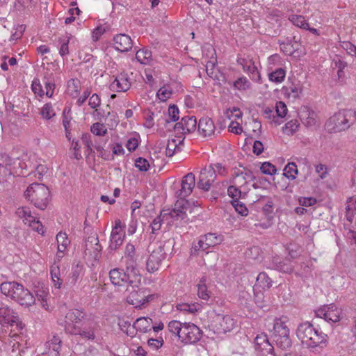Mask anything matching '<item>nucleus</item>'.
<instances>
[{
  "mask_svg": "<svg viewBox=\"0 0 356 356\" xmlns=\"http://www.w3.org/2000/svg\"><path fill=\"white\" fill-rule=\"evenodd\" d=\"M16 214L19 218L23 220L24 224L29 225L36 217L31 214V210L29 207H22L17 209Z\"/></svg>",
  "mask_w": 356,
  "mask_h": 356,
  "instance_id": "obj_32",
  "label": "nucleus"
},
{
  "mask_svg": "<svg viewBox=\"0 0 356 356\" xmlns=\"http://www.w3.org/2000/svg\"><path fill=\"white\" fill-rule=\"evenodd\" d=\"M31 88L34 94L38 95L40 97H42L44 95V91L42 89V86L38 79H33L31 85Z\"/></svg>",
  "mask_w": 356,
  "mask_h": 356,
  "instance_id": "obj_58",
  "label": "nucleus"
},
{
  "mask_svg": "<svg viewBox=\"0 0 356 356\" xmlns=\"http://www.w3.org/2000/svg\"><path fill=\"white\" fill-rule=\"evenodd\" d=\"M177 309L179 311L185 312V313H189V314H194L196 312H198L201 309V306L199 304L197 303H179L177 305Z\"/></svg>",
  "mask_w": 356,
  "mask_h": 356,
  "instance_id": "obj_37",
  "label": "nucleus"
},
{
  "mask_svg": "<svg viewBox=\"0 0 356 356\" xmlns=\"http://www.w3.org/2000/svg\"><path fill=\"white\" fill-rule=\"evenodd\" d=\"M268 325L267 329L271 330L270 327H273V338L276 346L282 349L288 350L292 346V341L290 338V330L287 323L289 318L286 316H282L280 318H275L273 319H266Z\"/></svg>",
  "mask_w": 356,
  "mask_h": 356,
  "instance_id": "obj_2",
  "label": "nucleus"
},
{
  "mask_svg": "<svg viewBox=\"0 0 356 356\" xmlns=\"http://www.w3.org/2000/svg\"><path fill=\"white\" fill-rule=\"evenodd\" d=\"M207 249L205 248V245H204V242L202 240V238L200 237L199 241L197 243H194L193 244L192 248L191 250V254L197 255L199 254L200 252H204L206 251Z\"/></svg>",
  "mask_w": 356,
  "mask_h": 356,
  "instance_id": "obj_55",
  "label": "nucleus"
},
{
  "mask_svg": "<svg viewBox=\"0 0 356 356\" xmlns=\"http://www.w3.org/2000/svg\"><path fill=\"white\" fill-rule=\"evenodd\" d=\"M156 95L161 101L165 102L171 97L172 90L169 86H164L158 90Z\"/></svg>",
  "mask_w": 356,
  "mask_h": 356,
  "instance_id": "obj_47",
  "label": "nucleus"
},
{
  "mask_svg": "<svg viewBox=\"0 0 356 356\" xmlns=\"http://www.w3.org/2000/svg\"><path fill=\"white\" fill-rule=\"evenodd\" d=\"M91 132L95 136H103L106 134L107 129L104 124L96 122L90 127Z\"/></svg>",
  "mask_w": 356,
  "mask_h": 356,
  "instance_id": "obj_48",
  "label": "nucleus"
},
{
  "mask_svg": "<svg viewBox=\"0 0 356 356\" xmlns=\"http://www.w3.org/2000/svg\"><path fill=\"white\" fill-rule=\"evenodd\" d=\"M152 51L147 49H139L136 54L137 60L143 65H149L152 61Z\"/></svg>",
  "mask_w": 356,
  "mask_h": 356,
  "instance_id": "obj_35",
  "label": "nucleus"
},
{
  "mask_svg": "<svg viewBox=\"0 0 356 356\" xmlns=\"http://www.w3.org/2000/svg\"><path fill=\"white\" fill-rule=\"evenodd\" d=\"M115 49L121 52H127L131 49L133 43L131 38L126 34H118L113 38Z\"/></svg>",
  "mask_w": 356,
  "mask_h": 356,
  "instance_id": "obj_21",
  "label": "nucleus"
},
{
  "mask_svg": "<svg viewBox=\"0 0 356 356\" xmlns=\"http://www.w3.org/2000/svg\"><path fill=\"white\" fill-rule=\"evenodd\" d=\"M300 124L297 120L288 122L283 127V132L287 135H293L298 129Z\"/></svg>",
  "mask_w": 356,
  "mask_h": 356,
  "instance_id": "obj_45",
  "label": "nucleus"
},
{
  "mask_svg": "<svg viewBox=\"0 0 356 356\" xmlns=\"http://www.w3.org/2000/svg\"><path fill=\"white\" fill-rule=\"evenodd\" d=\"M243 71L248 73L250 77V79L258 83H261V76L260 72H259L257 67L255 65L254 62L251 59L250 61H248L246 66L243 69Z\"/></svg>",
  "mask_w": 356,
  "mask_h": 356,
  "instance_id": "obj_28",
  "label": "nucleus"
},
{
  "mask_svg": "<svg viewBox=\"0 0 356 356\" xmlns=\"http://www.w3.org/2000/svg\"><path fill=\"white\" fill-rule=\"evenodd\" d=\"M260 170L263 174L270 175L275 174L277 171L275 166L269 162L264 163L261 165Z\"/></svg>",
  "mask_w": 356,
  "mask_h": 356,
  "instance_id": "obj_57",
  "label": "nucleus"
},
{
  "mask_svg": "<svg viewBox=\"0 0 356 356\" xmlns=\"http://www.w3.org/2000/svg\"><path fill=\"white\" fill-rule=\"evenodd\" d=\"M184 323L179 321L172 320L168 323L167 329L169 332L172 333L175 337H177L179 339V336L181 335Z\"/></svg>",
  "mask_w": 356,
  "mask_h": 356,
  "instance_id": "obj_36",
  "label": "nucleus"
},
{
  "mask_svg": "<svg viewBox=\"0 0 356 356\" xmlns=\"http://www.w3.org/2000/svg\"><path fill=\"white\" fill-rule=\"evenodd\" d=\"M102 246L97 234L89 236L85 241V255L96 260L100 256Z\"/></svg>",
  "mask_w": 356,
  "mask_h": 356,
  "instance_id": "obj_16",
  "label": "nucleus"
},
{
  "mask_svg": "<svg viewBox=\"0 0 356 356\" xmlns=\"http://www.w3.org/2000/svg\"><path fill=\"white\" fill-rule=\"evenodd\" d=\"M173 245V240L169 239L165 241L163 245H160L152 251L146 264V268L148 272L154 273L159 270L161 261L165 259L166 256V252L165 251V246L168 245L170 248L172 247Z\"/></svg>",
  "mask_w": 356,
  "mask_h": 356,
  "instance_id": "obj_9",
  "label": "nucleus"
},
{
  "mask_svg": "<svg viewBox=\"0 0 356 356\" xmlns=\"http://www.w3.org/2000/svg\"><path fill=\"white\" fill-rule=\"evenodd\" d=\"M177 142V141L176 139H171L168 140L165 149V154L167 156H172L176 152L177 149H179Z\"/></svg>",
  "mask_w": 356,
  "mask_h": 356,
  "instance_id": "obj_50",
  "label": "nucleus"
},
{
  "mask_svg": "<svg viewBox=\"0 0 356 356\" xmlns=\"http://www.w3.org/2000/svg\"><path fill=\"white\" fill-rule=\"evenodd\" d=\"M227 194L232 200H238L240 198H244L247 195L246 193H243L238 188L234 186H230L228 187Z\"/></svg>",
  "mask_w": 356,
  "mask_h": 356,
  "instance_id": "obj_44",
  "label": "nucleus"
},
{
  "mask_svg": "<svg viewBox=\"0 0 356 356\" xmlns=\"http://www.w3.org/2000/svg\"><path fill=\"white\" fill-rule=\"evenodd\" d=\"M24 195L35 207L41 210H44L47 207L49 191L44 184H32L26 190Z\"/></svg>",
  "mask_w": 356,
  "mask_h": 356,
  "instance_id": "obj_8",
  "label": "nucleus"
},
{
  "mask_svg": "<svg viewBox=\"0 0 356 356\" xmlns=\"http://www.w3.org/2000/svg\"><path fill=\"white\" fill-rule=\"evenodd\" d=\"M195 185V175L192 172L186 175L181 180V188L176 192L179 198L175 204L174 208L167 213H161L163 218H171V222L176 226L187 223L189 220L186 211L188 209V202L186 197L189 196Z\"/></svg>",
  "mask_w": 356,
  "mask_h": 356,
  "instance_id": "obj_1",
  "label": "nucleus"
},
{
  "mask_svg": "<svg viewBox=\"0 0 356 356\" xmlns=\"http://www.w3.org/2000/svg\"><path fill=\"white\" fill-rule=\"evenodd\" d=\"M356 121V111L345 109L334 114L325 123L329 132H339L348 129Z\"/></svg>",
  "mask_w": 356,
  "mask_h": 356,
  "instance_id": "obj_6",
  "label": "nucleus"
},
{
  "mask_svg": "<svg viewBox=\"0 0 356 356\" xmlns=\"http://www.w3.org/2000/svg\"><path fill=\"white\" fill-rule=\"evenodd\" d=\"M100 104L101 99L97 94L94 93L91 97H90L88 105L90 106V108L97 110V108L100 106Z\"/></svg>",
  "mask_w": 356,
  "mask_h": 356,
  "instance_id": "obj_63",
  "label": "nucleus"
},
{
  "mask_svg": "<svg viewBox=\"0 0 356 356\" xmlns=\"http://www.w3.org/2000/svg\"><path fill=\"white\" fill-rule=\"evenodd\" d=\"M81 268L78 265L72 268L69 280L70 284H75L76 283L81 273Z\"/></svg>",
  "mask_w": 356,
  "mask_h": 356,
  "instance_id": "obj_59",
  "label": "nucleus"
},
{
  "mask_svg": "<svg viewBox=\"0 0 356 356\" xmlns=\"http://www.w3.org/2000/svg\"><path fill=\"white\" fill-rule=\"evenodd\" d=\"M289 20L297 27L302 29H309V23L302 15H293L289 17Z\"/></svg>",
  "mask_w": 356,
  "mask_h": 356,
  "instance_id": "obj_40",
  "label": "nucleus"
},
{
  "mask_svg": "<svg viewBox=\"0 0 356 356\" xmlns=\"http://www.w3.org/2000/svg\"><path fill=\"white\" fill-rule=\"evenodd\" d=\"M332 65L333 68L338 69L337 74L340 78L343 75V70L348 66V64L341 57L336 56L332 60Z\"/></svg>",
  "mask_w": 356,
  "mask_h": 356,
  "instance_id": "obj_39",
  "label": "nucleus"
},
{
  "mask_svg": "<svg viewBox=\"0 0 356 356\" xmlns=\"http://www.w3.org/2000/svg\"><path fill=\"white\" fill-rule=\"evenodd\" d=\"M56 241L58 243V252L56 254V258L58 259V261H59L60 259L63 257V254H60L63 253L66 250L68 245L70 244V241L67 238L66 233L61 232L57 234Z\"/></svg>",
  "mask_w": 356,
  "mask_h": 356,
  "instance_id": "obj_27",
  "label": "nucleus"
},
{
  "mask_svg": "<svg viewBox=\"0 0 356 356\" xmlns=\"http://www.w3.org/2000/svg\"><path fill=\"white\" fill-rule=\"evenodd\" d=\"M153 321L149 317H140L136 320L132 325V329H135L143 333H147L152 330Z\"/></svg>",
  "mask_w": 356,
  "mask_h": 356,
  "instance_id": "obj_26",
  "label": "nucleus"
},
{
  "mask_svg": "<svg viewBox=\"0 0 356 356\" xmlns=\"http://www.w3.org/2000/svg\"><path fill=\"white\" fill-rule=\"evenodd\" d=\"M275 112L276 117L277 118V120L280 121V118L285 117L287 113V108L286 104L282 102H277Z\"/></svg>",
  "mask_w": 356,
  "mask_h": 356,
  "instance_id": "obj_51",
  "label": "nucleus"
},
{
  "mask_svg": "<svg viewBox=\"0 0 356 356\" xmlns=\"http://www.w3.org/2000/svg\"><path fill=\"white\" fill-rule=\"evenodd\" d=\"M286 76V72L282 68L277 69L268 74L269 80L272 82L280 83H282Z\"/></svg>",
  "mask_w": 356,
  "mask_h": 356,
  "instance_id": "obj_38",
  "label": "nucleus"
},
{
  "mask_svg": "<svg viewBox=\"0 0 356 356\" xmlns=\"http://www.w3.org/2000/svg\"><path fill=\"white\" fill-rule=\"evenodd\" d=\"M40 114L44 119L50 120L55 116L56 113L51 103L45 104L40 111Z\"/></svg>",
  "mask_w": 356,
  "mask_h": 356,
  "instance_id": "obj_46",
  "label": "nucleus"
},
{
  "mask_svg": "<svg viewBox=\"0 0 356 356\" xmlns=\"http://www.w3.org/2000/svg\"><path fill=\"white\" fill-rule=\"evenodd\" d=\"M314 312L316 317L327 322L337 323L341 319V310L334 305H324Z\"/></svg>",
  "mask_w": 356,
  "mask_h": 356,
  "instance_id": "obj_14",
  "label": "nucleus"
},
{
  "mask_svg": "<svg viewBox=\"0 0 356 356\" xmlns=\"http://www.w3.org/2000/svg\"><path fill=\"white\" fill-rule=\"evenodd\" d=\"M200 238L203 241L207 250L210 247H214L220 244L222 241V237L216 233H207L201 236Z\"/></svg>",
  "mask_w": 356,
  "mask_h": 356,
  "instance_id": "obj_29",
  "label": "nucleus"
},
{
  "mask_svg": "<svg viewBox=\"0 0 356 356\" xmlns=\"http://www.w3.org/2000/svg\"><path fill=\"white\" fill-rule=\"evenodd\" d=\"M273 285V281L265 272L260 273L257 277L255 286L263 289H269Z\"/></svg>",
  "mask_w": 356,
  "mask_h": 356,
  "instance_id": "obj_33",
  "label": "nucleus"
},
{
  "mask_svg": "<svg viewBox=\"0 0 356 356\" xmlns=\"http://www.w3.org/2000/svg\"><path fill=\"white\" fill-rule=\"evenodd\" d=\"M302 89L299 86L291 85L285 88V94L293 100L299 98Z\"/></svg>",
  "mask_w": 356,
  "mask_h": 356,
  "instance_id": "obj_42",
  "label": "nucleus"
},
{
  "mask_svg": "<svg viewBox=\"0 0 356 356\" xmlns=\"http://www.w3.org/2000/svg\"><path fill=\"white\" fill-rule=\"evenodd\" d=\"M129 288V295L127 296V302L134 305L136 308H140L154 298V295L149 294L146 288Z\"/></svg>",
  "mask_w": 356,
  "mask_h": 356,
  "instance_id": "obj_12",
  "label": "nucleus"
},
{
  "mask_svg": "<svg viewBox=\"0 0 356 356\" xmlns=\"http://www.w3.org/2000/svg\"><path fill=\"white\" fill-rule=\"evenodd\" d=\"M125 266H129L131 270L138 269L136 257L135 246L129 243L127 244L124 252Z\"/></svg>",
  "mask_w": 356,
  "mask_h": 356,
  "instance_id": "obj_24",
  "label": "nucleus"
},
{
  "mask_svg": "<svg viewBox=\"0 0 356 356\" xmlns=\"http://www.w3.org/2000/svg\"><path fill=\"white\" fill-rule=\"evenodd\" d=\"M225 174L226 169L219 163L205 166L200 172L197 183V188L204 191H209L217 176H223Z\"/></svg>",
  "mask_w": 356,
  "mask_h": 356,
  "instance_id": "obj_7",
  "label": "nucleus"
},
{
  "mask_svg": "<svg viewBox=\"0 0 356 356\" xmlns=\"http://www.w3.org/2000/svg\"><path fill=\"white\" fill-rule=\"evenodd\" d=\"M296 336L307 348L323 347L327 343V334L318 332L308 321L300 323L296 329Z\"/></svg>",
  "mask_w": 356,
  "mask_h": 356,
  "instance_id": "obj_3",
  "label": "nucleus"
},
{
  "mask_svg": "<svg viewBox=\"0 0 356 356\" xmlns=\"http://www.w3.org/2000/svg\"><path fill=\"white\" fill-rule=\"evenodd\" d=\"M124 238V232L123 226L120 220H116L115 221V226L113 227L111 237L109 248L111 250H115L118 249L123 243Z\"/></svg>",
  "mask_w": 356,
  "mask_h": 356,
  "instance_id": "obj_17",
  "label": "nucleus"
},
{
  "mask_svg": "<svg viewBox=\"0 0 356 356\" xmlns=\"http://www.w3.org/2000/svg\"><path fill=\"white\" fill-rule=\"evenodd\" d=\"M84 317L83 312L79 309H70L66 314L63 319L58 320L59 324L64 327L66 332L76 334L79 331L77 324L80 323Z\"/></svg>",
  "mask_w": 356,
  "mask_h": 356,
  "instance_id": "obj_10",
  "label": "nucleus"
},
{
  "mask_svg": "<svg viewBox=\"0 0 356 356\" xmlns=\"http://www.w3.org/2000/svg\"><path fill=\"white\" fill-rule=\"evenodd\" d=\"M61 343L46 346L48 351L46 353L49 356H59L61 348Z\"/></svg>",
  "mask_w": 356,
  "mask_h": 356,
  "instance_id": "obj_64",
  "label": "nucleus"
},
{
  "mask_svg": "<svg viewBox=\"0 0 356 356\" xmlns=\"http://www.w3.org/2000/svg\"><path fill=\"white\" fill-rule=\"evenodd\" d=\"M255 349L261 353L262 356H275L274 348L270 343L266 334H258L254 339Z\"/></svg>",
  "mask_w": 356,
  "mask_h": 356,
  "instance_id": "obj_18",
  "label": "nucleus"
},
{
  "mask_svg": "<svg viewBox=\"0 0 356 356\" xmlns=\"http://www.w3.org/2000/svg\"><path fill=\"white\" fill-rule=\"evenodd\" d=\"M197 131L204 137L211 136L214 134L215 125L210 118H202L199 120Z\"/></svg>",
  "mask_w": 356,
  "mask_h": 356,
  "instance_id": "obj_22",
  "label": "nucleus"
},
{
  "mask_svg": "<svg viewBox=\"0 0 356 356\" xmlns=\"http://www.w3.org/2000/svg\"><path fill=\"white\" fill-rule=\"evenodd\" d=\"M15 318H18V316L11 308L6 305H2L0 307L1 325H8L13 321Z\"/></svg>",
  "mask_w": 356,
  "mask_h": 356,
  "instance_id": "obj_25",
  "label": "nucleus"
},
{
  "mask_svg": "<svg viewBox=\"0 0 356 356\" xmlns=\"http://www.w3.org/2000/svg\"><path fill=\"white\" fill-rule=\"evenodd\" d=\"M3 294L11 298L19 305L29 307L34 304L35 299L33 294L22 284L15 282H5L0 285Z\"/></svg>",
  "mask_w": 356,
  "mask_h": 356,
  "instance_id": "obj_5",
  "label": "nucleus"
},
{
  "mask_svg": "<svg viewBox=\"0 0 356 356\" xmlns=\"http://www.w3.org/2000/svg\"><path fill=\"white\" fill-rule=\"evenodd\" d=\"M24 327V325L18 318H15V319L6 325V332L8 333V336L10 338H13L14 340H16L19 335L22 333V330Z\"/></svg>",
  "mask_w": 356,
  "mask_h": 356,
  "instance_id": "obj_23",
  "label": "nucleus"
},
{
  "mask_svg": "<svg viewBox=\"0 0 356 356\" xmlns=\"http://www.w3.org/2000/svg\"><path fill=\"white\" fill-rule=\"evenodd\" d=\"M81 82L78 79H71L67 81V92L72 97H76L79 94Z\"/></svg>",
  "mask_w": 356,
  "mask_h": 356,
  "instance_id": "obj_34",
  "label": "nucleus"
},
{
  "mask_svg": "<svg viewBox=\"0 0 356 356\" xmlns=\"http://www.w3.org/2000/svg\"><path fill=\"white\" fill-rule=\"evenodd\" d=\"M197 296L202 300H207L209 298V294L205 284V280H201L197 284Z\"/></svg>",
  "mask_w": 356,
  "mask_h": 356,
  "instance_id": "obj_49",
  "label": "nucleus"
},
{
  "mask_svg": "<svg viewBox=\"0 0 356 356\" xmlns=\"http://www.w3.org/2000/svg\"><path fill=\"white\" fill-rule=\"evenodd\" d=\"M79 331L78 333H76V335L79 334L83 338L87 339H95V333L92 328H81L79 326Z\"/></svg>",
  "mask_w": 356,
  "mask_h": 356,
  "instance_id": "obj_56",
  "label": "nucleus"
},
{
  "mask_svg": "<svg viewBox=\"0 0 356 356\" xmlns=\"http://www.w3.org/2000/svg\"><path fill=\"white\" fill-rule=\"evenodd\" d=\"M109 277L113 285L127 286L126 291H129V288H138L141 283V275L139 270H131L130 267L127 266H126V271L119 268L111 270Z\"/></svg>",
  "mask_w": 356,
  "mask_h": 356,
  "instance_id": "obj_4",
  "label": "nucleus"
},
{
  "mask_svg": "<svg viewBox=\"0 0 356 356\" xmlns=\"http://www.w3.org/2000/svg\"><path fill=\"white\" fill-rule=\"evenodd\" d=\"M131 87V82L126 74H120L110 85V89L115 92H126Z\"/></svg>",
  "mask_w": 356,
  "mask_h": 356,
  "instance_id": "obj_20",
  "label": "nucleus"
},
{
  "mask_svg": "<svg viewBox=\"0 0 356 356\" xmlns=\"http://www.w3.org/2000/svg\"><path fill=\"white\" fill-rule=\"evenodd\" d=\"M275 114V112L273 110V108L267 107L264 110V115L266 118H267V119L273 118V122H274V123L275 124H280L281 123V122L278 121L277 120V118L276 117V115Z\"/></svg>",
  "mask_w": 356,
  "mask_h": 356,
  "instance_id": "obj_62",
  "label": "nucleus"
},
{
  "mask_svg": "<svg viewBox=\"0 0 356 356\" xmlns=\"http://www.w3.org/2000/svg\"><path fill=\"white\" fill-rule=\"evenodd\" d=\"M276 268L280 271L284 273H291L293 270V268L289 260L276 262Z\"/></svg>",
  "mask_w": 356,
  "mask_h": 356,
  "instance_id": "obj_60",
  "label": "nucleus"
},
{
  "mask_svg": "<svg viewBox=\"0 0 356 356\" xmlns=\"http://www.w3.org/2000/svg\"><path fill=\"white\" fill-rule=\"evenodd\" d=\"M231 203L238 213L241 214L242 216H246L248 215V211L245 204L239 200H232Z\"/></svg>",
  "mask_w": 356,
  "mask_h": 356,
  "instance_id": "obj_52",
  "label": "nucleus"
},
{
  "mask_svg": "<svg viewBox=\"0 0 356 356\" xmlns=\"http://www.w3.org/2000/svg\"><path fill=\"white\" fill-rule=\"evenodd\" d=\"M235 322L229 315L216 314L208 325L209 329L216 334H225L231 331Z\"/></svg>",
  "mask_w": 356,
  "mask_h": 356,
  "instance_id": "obj_11",
  "label": "nucleus"
},
{
  "mask_svg": "<svg viewBox=\"0 0 356 356\" xmlns=\"http://www.w3.org/2000/svg\"><path fill=\"white\" fill-rule=\"evenodd\" d=\"M298 170L296 164L295 163H289L284 169V175L292 180L296 178L298 175Z\"/></svg>",
  "mask_w": 356,
  "mask_h": 356,
  "instance_id": "obj_41",
  "label": "nucleus"
},
{
  "mask_svg": "<svg viewBox=\"0 0 356 356\" xmlns=\"http://www.w3.org/2000/svg\"><path fill=\"white\" fill-rule=\"evenodd\" d=\"M233 85L238 90H247L251 88V83L245 76L238 78Z\"/></svg>",
  "mask_w": 356,
  "mask_h": 356,
  "instance_id": "obj_43",
  "label": "nucleus"
},
{
  "mask_svg": "<svg viewBox=\"0 0 356 356\" xmlns=\"http://www.w3.org/2000/svg\"><path fill=\"white\" fill-rule=\"evenodd\" d=\"M16 160L6 154H0V184H3L11 178L13 174V165Z\"/></svg>",
  "mask_w": 356,
  "mask_h": 356,
  "instance_id": "obj_15",
  "label": "nucleus"
},
{
  "mask_svg": "<svg viewBox=\"0 0 356 356\" xmlns=\"http://www.w3.org/2000/svg\"><path fill=\"white\" fill-rule=\"evenodd\" d=\"M179 109L178 107L173 104L169 106L168 108V119H166L165 121L167 122H176L179 120Z\"/></svg>",
  "mask_w": 356,
  "mask_h": 356,
  "instance_id": "obj_53",
  "label": "nucleus"
},
{
  "mask_svg": "<svg viewBox=\"0 0 356 356\" xmlns=\"http://www.w3.org/2000/svg\"><path fill=\"white\" fill-rule=\"evenodd\" d=\"M135 166L140 170L146 172L149 168V161L142 157H138L135 161Z\"/></svg>",
  "mask_w": 356,
  "mask_h": 356,
  "instance_id": "obj_54",
  "label": "nucleus"
},
{
  "mask_svg": "<svg viewBox=\"0 0 356 356\" xmlns=\"http://www.w3.org/2000/svg\"><path fill=\"white\" fill-rule=\"evenodd\" d=\"M355 202H353V198H350L349 201L347 202L346 210H347V219L349 221H352V217L354 215V211L356 209Z\"/></svg>",
  "mask_w": 356,
  "mask_h": 356,
  "instance_id": "obj_61",
  "label": "nucleus"
},
{
  "mask_svg": "<svg viewBox=\"0 0 356 356\" xmlns=\"http://www.w3.org/2000/svg\"><path fill=\"white\" fill-rule=\"evenodd\" d=\"M202 337V331L194 323H184L179 341L184 344H193L199 341Z\"/></svg>",
  "mask_w": 356,
  "mask_h": 356,
  "instance_id": "obj_13",
  "label": "nucleus"
},
{
  "mask_svg": "<svg viewBox=\"0 0 356 356\" xmlns=\"http://www.w3.org/2000/svg\"><path fill=\"white\" fill-rule=\"evenodd\" d=\"M50 275L54 287L56 289H60L63 284V281L60 279V271L58 262L55 261L54 264L51 266Z\"/></svg>",
  "mask_w": 356,
  "mask_h": 356,
  "instance_id": "obj_30",
  "label": "nucleus"
},
{
  "mask_svg": "<svg viewBox=\"0 0 356 356\" xmlns=\"http://www.w3.org/2000/svg\"><path fill=\"white\" fill-rule=\"evenodd\" d=\"M43 84L44 85V88L46 90V92L44 94L48 97H51L53 96L56 85H55V81L54 77L52 73L47 74L44 75L43 78Z\"/></svg>",
  "mask_w": 356,
  "mask_h": 356,
  "instance_id": "obj_31",
  "label": "nucleus"
},
{
  "mask_svg": "<svg viewBox=\"0 0 356 356\" xmlns=\"http://www.w3.org/2000/svg\"><path fill=\"white\" fill-rule=\"evenodd\" d=\"M197 128V120L194 116H185L181 118V122L175 125V130L183 134L194 131Z\"/></svg>",
  "mask_w": 356,
  "mask_h": 356,
  "instance_id": "obj_19",
  "label": "nucleus"
}]
</instances>
